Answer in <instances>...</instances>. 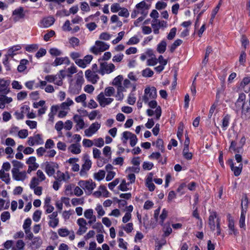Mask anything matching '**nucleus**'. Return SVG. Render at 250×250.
<instances>
[{"instance_id": "f257e3e1", "label": "nucleus", "mask_w": 250, "mask_h": 250, "mask_svg": "<svg viewBox=\"0 0 250 250\" xmlns=\"http://www.w3.org/2000/svg\"><path fill=\"white\" fill-rule=\"evenodd\" d=\"M248 102H245L246 95L244 93L239 94L238 98L235 103L237 110L242 109V114L245 115H250V94Z\"/></svg>"}, {"instance_id": "f03ea898", "label": "nucleus", "mask_w": 250, "mask_h": 250, "mask_svg": "<svg viewBox=\"0 0 250 250\" xmlns=\"http://www.w3.org/2000/svg\"><path fill=\"white\" fill-rule=\"evenodd\" d=\"M157 97V91L155 87H146L145 89L143 101L145 103H147L149 101L155 99Z\"/></svg>"}, {"instance_id": "7ed1b4c3", "label": "nucleus", "mask_w": 250, "mask_h": 250, "mask_svg": "<svg viewBox=\"0 0 250 250\" xmlns=\"http://www.w3.org/2000/svg\"><path fill=\"white\" fill-rule=\"evenodd\" d=\"M109 47V45L106 43L97 41L95 42V45L92 46L90 51L94 54L97 55L101 52H104L107 50Z\"/></svg>"}, {"instance_id": "20e7f679", "label": "nucleus", "mask_w": 250, "mask_h": 250, "mask_svg": "<svg viewBox=\"0 0 250 250\" xmlns=\"http://www.w3.org/2000/svg\"><path fill=\"white\" fill-rule=\"evenodd\" d=\"M78 185L85 190L86 193H88L89 194L91 193L92 190L96 187V184L92 180L80 181L79 182Z\"/></svg>"}, {"instance_id": "39448f33", "label": "nucleus", "mask_w": 250, "mask_h": 250, "mask_svg": "<svg viewBox=\"0 0 250 250\" xmlns=\"http://www.w3.org/2000/svg\"><path fill=\"white\" fill-rule=\"evenodd\" d=\"M115 68V65L113 63L108 64L106 62H102L100 63L98 73L102 75H104L105 73L109 74L114 70Z\"/></svg>"}, {"instance_id": "423d86ee", "label": "nucleus", "mask_w": 250, "mask_h": 250, "mask_svg": "<svg viewBox=\"0 0 250 250\" xmlns=\"http://www.w3.org/2000/svg\"><path fill=\"white\" fill-rule=\"evenodd\" d=\"M85 76L87 81L93 84L97 83L99 80L100 77L95 71H92L91 70H87L85 72Z\"/></svg>"}, {"instance_id": "0eeeda50", "label": "nucleus", "mask_w": 250, "mask_h": 250, "mask_svg": "<svg viewBox=\"0 0 250 250\" xmlns=\"http://www.w3.org/2000/svg\"><path fill=\"white\" fill-rule=\"evenodd\" d=\"M97 100L102 107H105L113 101V99L111 98H105L103 92H101L97 96Z\"/></svg>"}, {"instance_id": "6e6552de", "label": "nucleus", "mask_w": 250, "mask_h": 250, "mask_svg": "<svg viewBox=\"0 0 250 250\" xmlns=\"http://www.w3.org/2000/svg\"><path fill=\"white\" fill-rule=\"evenodd\" d=\"M101 124L96 122L92 124L88 129L84 130L85 135L87 137H91L100 128Z\"/></svg>"}, {"instance_id": "1a4fd4ad", "label": "nucleus", "mask_w": 250, "mask_h": 250, "mask_svg": "<svg viewBox=\"0 0 250 250\" xmlns=\"http://www.w3.org/2000/svg\"><path fill=\"white\" fill-rule=\"evenodd\" d=\"M27 143L29 146H33L35 145L42 144L43 143V141L41 135L39 134H37L34 135L33 137H29Z\"/></svg>"}, {"instance_id": "9d476101", "label": "nucleus", "mask_w": 250, "mask_h": 250, "mask_svg": "<svg viewBox=\"0 0 250 250\" xmlns=\"http://www.w3.org/2000/svg\"><path fill=\"white\" fill-rule=\"evenodd\" d=\"M58 167V165L54 162H46L45 164V172L49 176L53 175L55 169Z\"/></svg>"}, {"instance_id": "9b49d317", "label": "nucleus", "mask_w": 250, "mask_h": 250, "mask_svg": "<svg viewBox=\"0 0 250 250\" xmlns=\"http://www.w3.org/2000/svg\"><path fill=\"white\" fill-rule=\"evenodd\" d=\"M77 223L79 226V229L77 232V234L79 235H81L86 232L87 229L86 226L87 223L86 220L83 218L78 219Z\"/></svg>"}, {"instance_id": "f8f14e48", "label": "nucleus", "mask_w": 250, "mask_h": 250, "mask_svg": "<svg viewBox=\"0 0 250 250\" xmlns=\"http://www.w3.org/2000/svg\"><path fill=\"white\" fill-rule=\"evenodd\" d=\"M84 163L82 165V169L80 174L81 176H85L86 175L87 171L91 168L92 162L87 156L84 157Z\"/></svg>"}, {"instance_id": "ddd939ff", "label": "nucleus", "mask_w": 250, "mask_h": 250, "mask_svg": "<svg viewBox=\"0 0 250 250\" xmlns=\"http://www.w3.org/2000/svg\"><path fill=\"white\" fill-rule=\"evenodd\" d=\"M93 57L91 55H86L83 59H77L75 63L82 68H85L87 64L90 63Z\"/></svg>"}, {"instance_id": "4468645a", "label": "nucleus", "mask_w": 250, "mask_h": 250, "mask_svg": "<svg viewBox=\"0 0 250 250\" xmlns=\"http://www.w3.org/2000/svg\"><path fill=\"white\" fill-rule=\"evenodd\" d=\"M13 179L16 181H24L27 177L26 172L25 171H20L14 169L12 172Z\"/></svg>"}, {"instance_id": "2eb2a0df", "label": "nucleus", "mask_w": 250, "mask_h": 250, "mask_svg": "<svg viewBox=\"0 0 250 250\" xmlns=\"http://www.w3.org/2000/svg\"><path fill=\"white\" fill-rule=\"evenodd\" d=\"M228 163L230 166L231 170L233 171L234 175L235 176H238L240 175L243 168V164L242 163H240L238 167H234L233 160L232 159L229 160Z\"/></svg>"}, {"instance_id": "dca6fc26", "label": "nucleus", "mask_w": 250, "mask_h": 250, "mask_svg": "<svg viewBox=\"0 0 250 250\" xmlns=\"http://www.w3.org/2000/svg\"><path fill=\"white\" fill-rule=\"evenodd\" d=\"M149 8V6L148 5L144 0L142 1L136 5V8L144 16H146L147 15V10Z\"/></svg>"}, {"instance_id": "f3484780", "label": "nucleus", "mask_w": 250, "mask_h": 250, "mask_svg": "<svg viewBox=\"0 0 250 250\" xmlns=\"http://www.w3.org/2000/svg\"><path fill=\"white\" fill-rule=\"evenodd\" d=\"M74 122L76 124V130L78 131L79 129H82L84 127V122L82 116L76 114L73 116Z\"/></svg>"}, {"instance_id": "a211bd4d", "label": "nucleus", "mask_w": 250, "mask_h": 250, "mask_svg": "<svg viewBox=\"0 0 250 250\" xmlns=\"http://www.w3.org/2000/svg\"><path fill=\"white\" fill-rule=\"evenodd\" d=\"M62 64L68 65L70 64V61L68 57H57L52 63V65L57 66Z\"/></svg>"}, {"instance_id": "6ab92c4d", "label": "nucleus", "mask_w": 250, "mask_h": 250, "mask_svg": "<svg viewBox=\"0 0 250 250\" xmlns=\"http://www.w3.org/2000/svg\"><path fill=\"white\" fill-rule=\"evenodd\" d=\"M9 83L10 82L8 81L0 79V92L4 94H7L9 91L8 88Z\"/></svg>"}, {"instance_id": "aec40b11", "label": "nucleus", "mask_w": 250, "mask_h": 250, "mask_svg": "<svg viewBox=\"0 0 250 250\" xmlns=\"http://www.w3.org/2000/svg\"><path fill=\"white\" fill-rule=\"evenodd\" d=\"M55 178L57 181H58L60 182H61L62 181L66 182L70 179V176L68 172L64 173L60 171H58Z\"/></svg>"}, {"instance_id": "412c9836", "label": "nucleus", "mask_w": 250, "mask_h": 250, "mask_svg": "<svg viewBox=\"0 0 250 250\" xmlns=\"http://www.w3.org/2000/svg\"><path fill=\"white\" fill-rule=\"evenodd\" d=\"M55 21V20L53 17L44 18L41 22V26L44 27H48L53 24Z\"/></svg>"}, {"instance_id": "4be33fe9", "label": "nucleus", "mask_w": 250, "mask_h": 250, "mask_svg": "<svg viewBox=\"0 0 250 250\" xmlns=\"http://www.w3.org/2000/svg\"><path fill=\"white\" fill-rule=\"evenodd\" d=\"M217 217L216 212H212L209 216L208 224L211 230L214 231L215 229V219Z\"/></svg>"}, {"instance_id": "5701e85b", "label": "nucleus", "mask_w": 250, "mask_h": 250, "mask_svg": "<svg viewBox=\"0 0 250 250\" xmlns=\"http://www.w3.org/2000/svg\"><path fill=\"white\" fill-rule=\"evenodd\" d=\"M12 15L16 16L18 19H23L25 17V14L24 12V8L22 7H19V8L15 9L13 12Z\"/></svg>"}, {"instance_id": "b1692460", "label": "nucleus", "mask_w": 250, "mask_h": 250, "mask_svg": "<svg viewBox=\"0 0 250 250\" xmlns=\"http://www.w3.org/2000/svg\"><path fill=\"white\" fill-rule=\"evenodd\" d=\"M81 146L79 144H73L68 148V149L73 154H78L81 153Z\"/></svg>"}, {"instance_id": "393cba45", "label": "nucleus", "mask_w": 250, "mask_h": 250, "mask_svg": "<svg viewBox=\"0 0 250 250\" xmlns=\"http://www.w3.org/2000/svg\"><path fill=\"white\" fill-rule=\"evenodd\" d=\"M36 159L35 157L31 156L30 157L26 162V163L28 165V166H31L32 167L37 169L39 167L38 163L36 162Z\"/></svg>"}, {"instance_id": "a878e982", "label": "nucleus", "mask_w": 250, "mask_h": 250, "mask_svg": "<svg viewBox=\"0 0 250 250\" xmlns=\"http://www.w3.org/2000/svg\"><path fill=\"white\" fill-rule=\"evenodd\" d=\"M151 26L153 29L154 33L155 34H159V29L161 27L160 21L158 20H152Z\"/></svg>"}, {"instance_id": "bb28decb", "label": "nucleus", "mask_w": 250, "mask_h": 250, "mask_svg": "<svg viewBox=\"0 0 250 250\" xmlns=\"http://www.w3.org/2000/svg\"><path fill=\"white\" fill-rule=\"evenodd\" d=\"M0 179L6 184H9L10 181L9 174L5 173L2 169L0 170Z\"/></svg>"}, {"instance_id": "cd10ccee", "label": "nucleus", "mask_w": 250, "mask_h": 250, "mask_svg": "<svg viewBox=\"0 0 250 250\" xmlns=\"http://www.w3.org/2000/svg\"><path fill=\"white\" fill-rule=\"evenodd\" d=\"M248 198L246 195H244L242 196V198L241 200V210H243L244 211L245 210L246 212L247 211V209L248 207Z\"/></svg>"}, {"instance_id": "c85d7f7f", "label": "nucleus", "mask_w": 250, "mask_h": 250, "mask_svg": "<svg viewBox=\"0 0 250 250\" xmlns=\"http://www.w3.org/2000/svg\"><path fill=\"white\" fill-rule=\"evenodd\" d=\"M167 43L165 41H161L157 45V51L160 54L164 53L167 47Z\"/></svg>"}, {"instance_id": "c756f323", "label": "nucleus", "mask_w": 250, "mask_h": 250, "mask_svg": "<svg viewBox=\"0 0 250 250\" xmlns=\"http://www.w3.org/2000/svg\"><path fill=\"white\" fill-rule=\"evenodd\" d=\"M28 62V60L22 59L20 61V63L18 65L17 69L19 72H22L26 69V64Z\"/></svg>"}, {"instance_id": "7c9ffc66", "label": "nucleus", "mask_w": 250, "mask_h": 250, "mask_svg": "<svg viewBox=\"0 0 250 250\" xmlns=\"http://www.w3.org/2000/svg\"><path fill=\"white\" fill-rule=\"evenodd\" d=\"M25 246V243L22 240H18L16 246L12 247L11 250H23Z\"/></svg>"}, {"instance_id": "2f4dec72", "label": "nucleus", "mask_w": 250, "mask_h": 250, "mask_svg": "<svg viewBox=\"0 0 250 250\" xmlns=\"http://www.w3.org/2000/svg\"><path fill=\"white\" fill-rule=\"evenodd\" d=\"M21 48V47L20 45L12 46L8 49L7 56L13 57L16 54L15 52L20 50Z\"/></svg>"}, {"instance_id": "473e14b6", "label": "nucleus", "mask_w": 250, "mask_h": 250, "mask_svg": "<svg viewBox=\"0 0 250 250\" xmlns=\"http://www.w3.org/2000/svg\"><path fill=\"white\" fill-rule=\"evenodd\" d=\"M84 79L83 77V76H81L78 74V75L77 77L76 80V84L79 87V89L77 90V91L76 92V94H78L79 93V91H80L81 89L82 85L83 84L84 82ZM74 93H75V92H73Z\"/></svg>"}, {"instance_id": "72a5a7b5", "label": "nucleus", "mask_w": 250, "mask_h": 250, "mask_svg": "<svg viewBox=\"0 0 250 250\" xmlns=\"http://www.w3.org/2000/svg\"><path fill=\"white\" fill-rule=\"evenodd\" d=\"M230 120V116L228 115H226L222 120V127L223 130H226L229 126Z\"/></svg>"}, {"instance_id": "f704fd0d", "label": "nucleus", "mask_w": 250, "mask_h": 250, "mask_svg": "<svg viewBox=\"0 0 250 250\" xmlns=\"http://www.w3.org/2000/svg\"><path fill=\"white\" fill-rule=\"evenodd\" d=\"M183 42L182 40L180 39H177L169 47L170 52L173 53L175 49L180 45Z\"/></svg>"}, {"instance_id": "c9c22d12", "label": "nucleus", "mask_w": 250, "mask_h": 250, "mask_svg": "<svg viewBox=\"0 0 250 250\" xmlns=\"http://www.w3.org/2000/svg\"><path fill=\"white\" fill-rule=\"evenodd\" d=\"M228 227L230 230L229 234H232L233 232L234 234L236 235L237 233L236 230L234 228V223L232 219H230L229 217V225Z\"/></svg>"}, {"instance_id": "e433bc0d", "label": "nucleus", "mask_w": 250, "mask_h": 250, "mask_svg": "<svg viewBox=\"0 0 250 250\" xmlns=\"http://www.w3.org/2000/svg\"><path fill=\"white\" fill-rule=\"evenodd\" d=\"M12 163L13 166V167L11 171L12 172H13L14 169L17 171L19 170L20 168H22L23 167V164L18 161L13 160L12 161Z\"/></svg>"}, {"instance_id": "4c0bfd02", "label": "nucleus", "mask_w": 250, "mask_h": 250, "mask_svg": "<svg viewBox=\"0 0 250 250\" xmlns=\"http://www.w3.org/2000/svg\"><path fill=\"white\" fill-rule=\"evenodd\" d=\"M247 212L245 210L244 211L243 210H241V216L239 221V225L240 227L241 228H244L245 227V217L246 215Z\"/></svg>"}, {"instance_id": "58836bf2", "label": "nucleus", "mask_w": 250, "mask_h": 250, "mask_svg": "<svg viewBox=\"0 0 250 250\" xmlns=\"http://www.w3.org/2000/svg\"><path fill=\"white\" fill-rule=\"evenodd\" d=\"M105 173L104 170H100L97 173L94 174V178L98 181H101L104 178Z\"/></svg>"}, {"instance_id": "ea45409f", "label": "nucleus", "mask_w": 250, "mask_h": 250, "mask_svg": "<svg viewBox=\"0 0 250 250\" xmlns=\"http://www.w3.org/2000/svg\"><path fill=\"white\" fill-rule=\"evenodd\" d=\"M153 74V71L149 68H146L142 71V75L145 77H151Z\"/></svg>"}, {"instance_id": "a19ab883", "label": "nucleus", "mask_w": 250, "mask_h": 250, "mask_svg": "<svg viewBox=\"0 0 250 250\" xmlns=\"http://www.w3.org/2000/svg\"><path fill=\"white\" fill-rule=\"evenodd\" d=\"M250 83V76L244 77L241 81L240 86L241 88L244 89L245 87Z\"/></svg>"}, {"instance_id": "79ce46f5", "label": "nucleus", "mask_w": 250, "mask_h": 250, "mask_svg": "<svg viewBox=\"0 0 250 250\" xmlns=\"http://www.w3.org/2000/svg\"><path fill=\"white\" fill-rule=\"evenodd\" d=\"M39 48V46L37 44H32L28 45L25 47L26 51L29 52H32L36 51Z\"/></svg>"}, {"instance_id": "37998d69", "label": "nucleus", "mask_w": 250, "mask_h": 250, "mask_svg": "<svg viewBox=\"0 0 250 250\" xmlns=\"http://www.w3.org/2000/svg\"><path fill=\"white\" fill-rule=\"evenodd\" d=\"M95 210L97 211L98 213V217L99 218L103 216L105 214V211L103 209V207L101 205H98L95 208Z\"/></svg>"}, {"instance_id": "c03bdc74", "label": "nucleus", "mask_w": 250, "mask_h": 250, "mask_svg": "<svg viewBox=\"0 0 250 250\" xmlns=\"http://www.w3.org/2000/svg\"><path fill=\"white\" fill-rule=\"evenodd\" d=\"M41 215H42V211L41 210H36L33 215V220L36 222H39L41 219Z\"/></svg>"}, {"instance_id": "a18cd8bd", "label": "nucleus", "mask_w": 250, "mask_h": 250, "mask_svg": "<svg viewBox=\"0 0 250 250\" xmlns=\"http://www.w3.org/2000/svg\"><path fill=\"white\" fill-rule=\"evenodd\" d=\"M67 74L66 76L71 77L72 75L77 72V68L74 65L71 66L67 70Z\"/></svg>"}, {"instance_id": "49530a36", "label": "nucleus", "mask_w": 250, "mask_h": 250, "mask_svg": "<svg viewBox=\"0 0 250 250\" xmlns=\"http://www.w3.org/2000/svg\"><path fill=\"white\" fill-rule=\"evenodd\" d=\"M124 89V88L122 85H120L119 86H118L117 94L116 95V97L118 98V100H121L123 98L124 95L122 93V91Z\"/></svg>"}, {"instance_id": "de8ad7c7", "label": "nucleus", "mask_w": 250, "mask_h": 250, "mask_svg": "<svg viewBox=\"0 0 250 250\" xmlns=\"http://www.w3.org/2000/svg\"><path fill=\"white\" fill-rule=\"evenodd\" d=\"M50 54L53 56H59L62 54V52L56 48H52L49 50Z\"/></svg>"}, {"instance_id": "09e8293b", "label": "nucleus", "mask_w": 250, "mask_h": 250, "mask_svg": "<svg viewBox=\"0 0 250 250\" xmlns=\"http://www.w3.org/2000/svg\"><path fill=\"white\" fill-rule=\"evenodd\" d=\"M42 243V240L40 238L35 237L33 239L32 244L35 246L36 249H38L41 246Z\"/></svg>"}, {"instance_id": "8fccbe9b", "label": "nucleus", "mask_w": 250, "mask_h": 250, "mask_svg": "<svg viewBox=\"0 0 250 250\" xmlns=\"http://www.w3.org/2000/svg\"><path fill=\"white\" fill-rule=\"evenodd\" d=\"M39 184V180L36 177H33L30 183V188H35Z\"/></svg>"}, {"instance_id": "3c124183", "label": "nucleus", "mask_w": 250, "mask_h": 250, "mask_svg": "<svg viewBox=\"0 0 250 250\" xmlns=\"http://www.w3.org/2000/svg\"><path fill=\"white\" fill-rule=\"evenodd\" d=\"M115 90L113 87H108L105 89L104 90V95L106 96H111L114 93Z\"/></svg>"}, {"instance_id": "603ef678", "label": "nucleus", "mask_w": 250, "mask_h": 250, "mask_svg": "<svg viewBox=\"0 0 250 250\" xmlns=\"http://www.w3.org/2000/svg\"><path fill=\"white\" fill-rule=\"evenodd\" d=\"M177 29L175 27L172 28L169 33H168L167 38L169 40H171L174 39V38L175 36L176 33Z\"/></svg>"}, {"instance_id": "864d4df0", "label": "nucleus", "mask_w": 250, "mask_h": 250, "mask_svg": "<svg viewBox=\"0 0 250 250\" xmlns=\"http://www.w3.org/2000/svg\"><path fill=\"white\" fill-rule=\"evenodd\" d=\"M58 234L62 237H65L69 235V231L67 229H60L58 230Z\"/></svg>"}, {"instance_id": "5fc2aeb1", "label": "nucleus", "mask_w": 250, "mask_h": 250, "mask_svg": "<svg viewBox=\"0 0 250 250\" xmlns=\"http://www.w3.org/2000/svg\"><path fill=\"white\" fill-rule=\"evenodd\" d=\"M123 79V76L121 75H119L114 78L113 81V84L115 85H118L119 86L120 85H121V82Z\"/></svg>"}, {"instance_id": "6e6d98bb", "label": "nucleus", "mask_w": 250, "mask_h": 250, "mask_svg": "<svg viewBox=\"0 0 250 250\" xmlns=\"http://www.w3.org/2000/svg\"><path fill=\"white\" fill-rule=\"evenodd\" d=\"M125 34L124 31L120 32L118 33V37L114 40L112 41V43L114 44H117L123 38Z\"/></svg>"}, {"instance_id": "4d7b16f0", "label": "nucleus", "mask_w": 250, "mask_h": 250, "mask_svg": "<svg viewBox=\"0 0 250 250\" xmlns=\"http://www.w3.org/2000/svg\"><path fill=\"white\" fill-rule=\"evenodd\" d=\"M129 185V183H126L125 180L122 181V183L119 187V189L122 191H126L128 190L127 186Z\"/></svg>"}, {"instance_id": "13d9d810", "label": "nucleus", "mask_w": 250, "mask_h": 250, "mask_svg": "<svg viewBox=\"0 0 250 250\" xmlns=\"http://www.w3.org/2000/svg\"><path fill=\"white\" fill-rule=\"evenodd\" d=\"M167 211L166 209H163L162 210V212L160 216V218L161 219L160 223L162 225L164 223V220L167 218Z\"/></svg>"}, {"instance_id": "bf43d9fd", "label": "nucleus", "mask_w": 250, "mask_h": 250, "mask_svg": "<svg viewBox=\"0 0 250 250\" xmlns=\"http://www.w3.org/2000/svg\"><path fill=\"white\" fill-rule=\"evenodd\" d=\"M10 217V214L8 211H4L2 212L0 216L1 221L4 222L9 219Z\"/></svg>"}, {"instance_id": "052dcab7", "label": "nucleus", "mask_w": 250, "mask_h": 250, "mask_svg": "<svg viewBox=\"0 0 250 250\" xmlns=\"http://www.w3.org/2000/svg\"><path fill=\"white\" fill-rule=\"evenodd\" d=\"M167 6V4L163 1H158L156 3L155 7L158 10H161L165 9Z\"/></svg>"}, {"instance_id": "680f3d73", "label": "nucleus", "mask_w": 250, "mask_h": 250, "mask_svg": "<svg viewBox=\"0 0 250 250\" xmlns=\"http://www.w3.org/2000/svg\"><path fill=\"white\" fill-rule=\"evenodd\" d=\"M80 40L76 37H72L69 39V43L73 47L78 46L79 45Z\"/></svg>"}, {"instance_id": "e2e57ef3", "label": "nucleus", "mask_w": 250, "mask_h": 250, "mask_svg": "<svg viewBox=\"0 0 250 250\" xmlns=\"http://www.w3.org/2000/svg\"><path fill=\"white\" fill-rule=\"evenodd\" d=\"M93 213L92 209H87L84 211V216L86 219H89L93 215Z\"/></svg>"}, {"instance_id": "0e129e2a", "label": "nucleus", "mask_w": 250, "mask_h": 250, "mask_svg": "<svg viewBox=\"0 0 250 250\" xmlns=\"http://www.w3.org/2000/svg\"><path fill=\"white\" fill-rule=\"evenodd\" d=\"M59 222V220L58 218L50 219V220L49 221V222L48 223V224L50 227L55 228L58 225Z\"/></svg>"}, {"instance_id": "69168bd1", "label": "nucleus", "mask_w": 250, "mask_h": 250, "mask_svg": "<svg viewBox=\"0 0 250 250\" xmlns=\"http://www.w3.org/2000/svg\"><path fill=\"white\" fill-rule=\"evenodd\" d=\"M121 11L119 12L118 15L120 16L127 18L129 16V12L126 8H123L120 9Z\"/></svg>"}, {"instance_id": "338daca9", "label": "nucleus", "mask_w": 250, "mask_h": 250, "mask_svg": "<svg viewBox=\"0 0 250 250\" xmlns=\"http://www.w3.org/2000/svg\"><path fill=\"white\" fill-rule=\"evenodd\" d=\"M28 135V131L26 129H22L19 131L18 136L21 139L25 138Z\"/></svg>"}, {"instance_id": "774afa93", "label": "nucleus", "mask_w": 250, "mask_h": 250, "mask_svg": "<svg viewBox=\"0 0 250 250\" xmlns=\"http://www.w3.org/2000/svg\"><path fill=\"white\" fill-rule=\"evenodd\" d=\"M62 30L65 31H70L72 30L69 20H66L62 27Z\"/></svg>"}]
</instances>
